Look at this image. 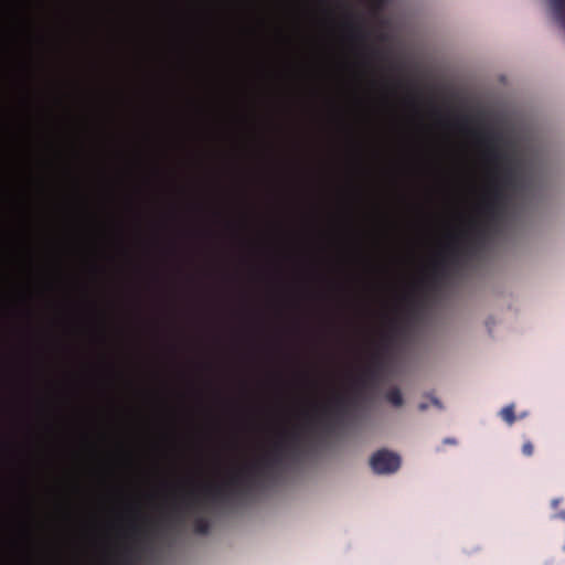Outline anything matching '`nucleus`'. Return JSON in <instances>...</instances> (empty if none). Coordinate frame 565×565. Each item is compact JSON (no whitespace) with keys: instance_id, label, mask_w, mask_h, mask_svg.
<instances>
[{"instance_id":"nucleus-1","label":"nucleus","mask_w":565,"mask_h":565,"mask_svg":"<svg viewBox=\"0 0 565 565\" xmlns=\"http://www.w3.org/2000/svg\"><path fill=\"white\" fill-rule=\"evenodd\" d=\"M461 279L505 236L516 206L547 166L544 147L518 142L480 99L461 86Z\"/></svg>"},{"instance_id":"nucleus-2","label":"nucleus","mask_w":565,"mask_h":565,"mask_svg":"<svg viewBox=\"0 0 565 565\" xmlns=\"http://www.w3.org/2000/svg\"><path fill=\"white\" fill-rule=\"evenodd\" d=\"M351 402L347 394L337 393L327 403L315 404L310 412L301 414L302 424L280 430L270 446L256 459L234 469L221 482L207 483L183 494L173 505V514L180 518L183 509L189 512L195 511L203 501L222 503L246 494L300 454L305 433L315 431L318 427L330 430L334 424L340 423L348 414Z\"/></svg>"},{"instance_id":"nucleus-3","label":"nucleus","mask_w":565,"mask_h":565,"mask_svg":"<svg viewBox=\"0 0 565 565\" xmlns=\"http://www.w3.org/2000/svg\"><path fill=\"white\" fill-rule=\"evenodd\" d=\"M441 269L443 260L438 255L433 256L420 268L419 275L402 297L403 318L390 320L388 330L381 334L369 354L366 364L354 380L355 386L366 387L382 377L396 339L405 333L408 324L419 319L430 294L436 289Z\"/></svg>"},{"instance_id":"nucleus-4","label":"nucleus","mask_w":565,"mask_h":565,"mask_svg":"<svg viewBox=\"0 0 565 565\" xmlns=\"http://www.w3.org/2000/svg\"><path fill=\"white\" fill-rule=\"evenodd\" d=\"M451 108V233L450 249L454 267L459 264V103L452 96Z\"/></svg>"},{"instance_id":"nucleus-5","label":"nucleus","mask_w":565,"mask_h":565,"mask_svg":"<svg viewBox=\"0 0 565 565\" xmlns=\"http://www.w3.org/2000/svg\"><path fill=\"white\" fill-rule=\"evenodd\" d=\"M370 466L377 475H390L399 469L401 458L387 449H382L373 454L370 459Z\"/></svg>"},{"instance_id":"nucleus-6","label":"nucleus","mask_w":565,"mask_h":565,"mask_svg":"<svg viewBox=\"0 0 565 565\" xmlns=\"http://www.w3.org/2000/svg\"><path fill=\"white\" fill-rule=\"evenodd\" d=\"M350 38L358 42H365L370 35L364 22L361 19H350L345 22Z\"/></svg>"},{"instance_id":"nucleus-7","label":"nucleus","mask_w":565,"mask_h":565,"mask_svg":"<svg viewBox=\"0 0 565 565\" xmlns=\"http://www.w3.org/2000/svg\"><path fill=\"white\" fill-rule=\"evenodd\" d=\"M194 532L205 535L210 531V522L204 515H196L193 520Z\"/></svg>"},{"instance_id":"nucleus-8","label":"nucleus","mask_w":565,"mask_h":565,"mask_svg":"<svg viewBox=\"0 0 565 565\" xmlns=\"http://www.w3.org/2000/svg\"><path fill=\"white\" fill-rule=\"evenodd\" d=\"M499 415L501 416V418L509 425L511 426L512 424H514L516 417H515V413H514V404H509L507 406H504Z\"/></svg>"},{"instance_id":"nucleus-9","label":"nucleus","mask_w":565,"mask_h":565,"mask_svg":"<svg viewBox=\"0 0 565 565\" xmlns=\"http://www.w3.org/2000/svg\"><path fill=\"white\" fill-rule=\"evenodd\" d=\"M386 399L395 407L403 405V396L397 387H394L386 393Z\"/></svg>"},{"instance_id":"nucleus-10","label":"nucleus","mask_w":565,"mask_h":565,"mask_svg":"<svg viewBox=\"0 0 565 565\" xmlns=\"http://www.w3.org/2000/svg\"><path fill=\"white\" fill-rule=\"evenodd\" d=\"M365 49L371 57L382 62L387 60V53L380 47L374 45H366Z\"/></svg>"},{"instance_id":"nucleus-11","label":"nucleus","mask_w":565,"mask_h":565,"mask_svg":"<svg viewBox=\"0 0 565 565\" xmlns=\"http://www.w3.org/2000/svg\"><path fill=\"white\" fill-rule=\"evenodd\" d=\"M522 452L525 456H531L533 454V445L530 441L523 444Z\"/></svg>"},{"instance_id":"nucleus-12","label":"nucleus","mask_w":565,"mask_h":565,"mask_svg":"<svg viewBox=\"0 0 565 565\" xmlns=\"http://www.w3.org/2000/svg\"><path fill=\"white\" fill-rule=\"evenodd\" d=\"M555 518H561L563 520H565V510H561L556 515Z\"/></svg>"},{"instance_id":"nucleus-13","label":"nucleus","mask_w":565,"mask_h":565,"mask_svg":"<svg viewBox=\"0 0 565 565\" xmlns=\"http://www.w3.org/2000/svg\"><path fill=\"white\" fill-rule=\"evenodd\" d=\"M418 408H419V411H422V412H423V411H426V409L428 408V405H427L426 403H420V404L418 405Z\"/></svg>"},{"instance_id":"nucleus-14","label":"nucleus","mask_w":565,"mask_h":565,"mask_svg":"<svg viewBox=\"0 0 565 565\" xmlns=\"http://www.w3.org/2000/svg\"><path fill=\"white\" fill-rule=\"evenodd\" d=\"M407 102H408V104H411V105H412V106H414V107H416V106H417V104H416V102H415L414 97H409V98L407 99Z\"/></svg>"},{"instance_id":"nucleus-15","label":"nucleus","mask_w":565,"mask_h":565,"mask_svg":"<svg viewBox=\"0 0 565 565\" xmlns=\"http://www.w3.org/2000/svg\"><path fill=\"white\" fill-rule=\"evenodd\" d=\"M132 550L129 547V548H126L125 551V558L128 559V557L130 556Z\"/></svg>"},{"instance_id":"nucleus-16","label":"nucleus","mask_w":565,"mask_h":565,"mask_svg":"<svg viewBox=\"0 0 565 565\" xmlns=\"http://www.w3.org/2000/svg\"><path fill=\"white\" fill-rule=\"evenodd\" d=\"M559 501H561V499H553L552 500V507L556 508L558 505Z\"/></svg>"},{"instance_id":"nucleus-17","label":"nucleus","mask_w":565,"mask_h":565,"mask_svg":"<svg viewBox=\"0 0 565 565\" xmlns=\"http://www.w3.org/2000/svg\"><path fill=\"white\" fill-rule=\"evenodd\" d=\"M431 402H433V404H434V405L439 406V402H438V399L433 398V399H431Z\"/></svg>"},{"instance_id":"nucleus-18","label":"nucleus","mask_w":565,"mask_h":565,"mask_svg":"<svg viewBox=\"0 0 565 565\" xmlns=\"http://www.w3.org/2000/svg\"><path fill=\"white\" fill-rule=\"evenodd\" d=\"M526 415H527V413L524 412V413L520 414V418H524Z\"/></svg>"}]
</instances>
